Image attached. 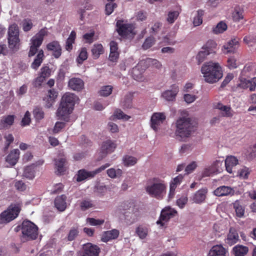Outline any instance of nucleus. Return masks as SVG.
<instances>
[{
    "instance_id": "f257e3e1",
    "label": "nucleus",
    "mask_w": 256,
    "mask_h": 256,
    "mask_svg": "<svg viewBox=\"0 0 256 256\" xmlns=\"http://www.w3.org/2000/svg\"><path fill=\"white\" fill-rule=\"evenodd\" d=\"M200 71L204 81L209 84L218 82L223 76L222 66L218 62L213 61L204 62Z\"/></svg>"
},
{
    "instance_id": "f03ea898",
    "label": "nucleus",
    "mask_w": 256,
    "mask_h": 256,
    "mask_svg": "<svg viewBox=\"0 0 256 256\" xmlns=\"http://www.w3.org/2000/svg\"><path fill=\"white\" fill-rule=\"evenodd\" d=\"M145 190L151 197L162 200L166 196V184L164 180L154 178L148 181Z\"/></svg>"
},
{
    "instance_id": "7ed1b4c3",
    "label": "nucleus",
    "mask_w": 256,
    "mask_h": 256,
    "mask_svg": "<svg viewBox=\"0 0 256 256\" xmlns=\"http://www.w3.org/2000/svg\"><path fill=\"white\" fill-rule=\"evenodd\" d=\"M175 134L177 138L183 140L191 136L196 128L190 118L182 116L176 122Z\"/></svg>"
},
{
    "instance_id": "20e7f679",
    "label": "nucleus",
    "mask_w": 256,
    "mask_h": 256,
    "mask_svg": "<svg viewBox=\"0 0 256 256\" xmlns=\"http://www.w3.org/2000/svg\"><path fill=\"white\" fill-rule=\"evenodd\" d=\"M22 232L24 238L28 240H35L38 234V227L29 220H24L22 224Z\"/></svg>"
},
{
    "instance_id": "39448f33",
    "label": "nucleus",
    "mask_w": 256,
    "mask_h": 256,
    "mask_svg": "<svg viewBox=\"0 0 256 256\" xmlns=\"http://www.w3.org/2000/svg\"><path fill=\"white\" fill-rule=\"evenodd\" d=\"M20 210L19 204H12L0 214V223L8 222L16 218Z\"/></svg>"
},
{
    "instance_id": "423d86ee",
    "label": "nucleus",
    "mask_w": 256,
    "mask_h": 256,
    "mask_svg": "<svg viewBox=\"0 0 256 256\" xmlns=\"http://www.w3.org/2000/svg\"><path fill=\"white\" fill-rule=\"evenodd\" d=\"M110 166V164L106 163L93 171H87L84 169L80 170L76 175V180L77 182H82L88 178H93Z\"/></svg>"
},
{
    "instance_id": "0eeeda50",
    "label": "nucleus",
    "mask_w": 256,
    "mask_h": 256,
    "mask_svg": "<svg viewBox=\"0 0 256 256\" xmlns=\"http://www.w3.org/2000/svg\"><path fill=\"white\" fill-rule=\"evenodd\" d=\"M116 31L122 37H126L130 34L133 35L134 26L122 20H118L116 22Z\"/></svg>"
},
{
    "instance_id": "6e6552de",
    "label": "nucleus",
    "mask_w": 256,
    "mask_h": 256,
    "mask_svg": "<svg viewBox=\"0 0 256 256\" xmlns=\"http://www.w3.org/2000/svg\"><path fill=\"white\" fill-rule=\"evenodd\" d=\"M166 114L164 112H154L152 114L150 119V126L156 132L159 130L162 124L166 122Z\"/></svg>"
},
{
    "instance_id": "1a4fd4ad",
    "label": "nucleus",
    "mask_w": 256,
    "mask_h": 256,
    "mask_svg": "<svg viewBox=\"0 0 256 256\" xmlns=\"http://www.w3.org/2000/svg\"><path fill=\"white\" fill-rule=\"evenodd\" d=\"M116 148V144L114 142L108 140L102 142L99 154L100 155V160L105 158L108 154L112 152Z\"/></svg>"
},
{
    "instance_id": "9d476101",
    "label": "nucleus",
    "mask_w": 256,
    "mask_h": 256,
    "mask_svg": "<svg viewBox=\"0 0 256 256\" xmlns=\"http://www.w3.org/2000/svg\"><path fill=\"white\" fill-rule=\"evenodd\" d=\"M240 39L238 38H232L226 42L222 48V52L225 54H234L236 52L239 46Z\"/></svg>"
},
{
    "instance_id": "9b49d317",
    "label": "nucleus",
    "mask_w": 256,
    "mask_h": 256,
    "mask_svg": "<svg viewBox=\"0 0 256 256\" xmlns=\"http://www.w3.org/2000/svg\"><path fill=\"white\" fill-rule=\"evenodd\" d=\"M176 213L177 212L174 209L170 206H166L162 210L160 218L156 223L161 224V226H163L166 222L174 217Z\"/></svg>"
},
{
    "instance_id": "f8f14e48",
    "label": "nucleus",
    "mask_w": 256,
    "mask_h": 256,
    "mask_svg": "<svg viewBox=\"0 0 256 256\" xmlns=\"http://www.w3.org/2000/svg\"><path fill=\"white\" fill-rule=\"evenodd\" d=\"M146 68L144 62L142 60L132 70V76L137 81L142 82L144 80L142 74Z\"/></svg>"
},
{
    "instance_id": "ddd939ff",
    "label": "nucleus",
    "mask_w": 256,
    "mask_h": 256,
    "mask_svg": "<svg viewBox=\"0 0 256 256\" xmlns=\"http://www.w3.org/2000/svg\"><path fill=\"white\" fill-rule=\"evenodd\" d=\"M214 108L220 110L222 116L232 118L234 116V112L229 106L218 102L214 105Z\"/></svg>"
},
{
    "instance_id": "4468645a",
    "label": "nucleus",
    "mask_w": 256,
    "mask_h": 256,
    "mask_svg": "<svg viewBox=\"0 0 256 256\" xmlns=\"http://www.w3.org/2000/svg\"><path fill=\"white\" fill-rule=\"evenodd\" d=\"M48 34V31L46 28L41 29L32 38L30 44L38 48L40 47L42 42L44 36H47Z\"/></svg>"
},
{
    "instance_id": "2eb2a0df",
    "label": "nucleus",
    "mask_w": 256,
    "mask_h": 256,
    "mask_svg": "<svg viewBox=\"0 0 256 256\" xmlns=\"http://www.w3.org/2000/svg\"><path fill=\"white\" fill-rule=\"evenodd\" d=\"M179 92V88L176 84L172 85L170 90H168L162 94V96L166 101H174Z\"/></svg>"
},
{
    "instance_id": "dca6fc26",
    "label": "nucleus",
    "mask_w": 256,
    "mask_h": 256,
    "mask_svg": "<svg viewBox=\"0 0 256 256\" xmlns=\"http://www.w3.org/2000/svg\"><path fill=\"white\" fill-rule=\"evenodd\" d=\"M73 110L74 109L64 104L63 105L60 103V106L57 110V116H58L60 118L68 122L69 115L72 112Z\"/></svg>"
},
{
    "instance_id": "f3484780",
    "label": "nucleus",
    "mask_w": 256,
    "mask_h": 256,
    "mask_svg": "<svg viewBox=\"0 0 256 256\" xmlns=\"http://www.w3.org/2000/svg\"><path fill=\"white\" fill-rule=\"evenodd\" d=\"M235 190L234 188L225 186H222L216 188L214 192V194L217 196H234Z\"/></svg>"
},
{
    "instance_id": "a211bd4d",
    "label": "nucleus",
    "mask_w": 256,
    "mask_h": 256,
    "mask_svg": "<svg viewBox=\"0 0 256 256\" xmlns=\"http://www.w3.org/2000/svg\"><path fill=\"white\" fill-rule=\"evenodd\" d=\"M207 192V188H202L196 191L190 198L194 203L202 204L204 202Z\"/></svg>"
},
{
    "instance_id": "6ab92c4d",
    "label": "nucleus",
    "mask_w": 256,
    "mask_h": 256,
    "mask_svg": "<svg viewBox=\"0 0 256 256\" xmlns=\"http://www.w3.org/2000/svg\"><path fill=\"white\" fill-rule=\"evenodd\" d=\"M82 256H98L100 248L97 246L88 243L84 246Z\"/></svg>"
},
{
    "instance_id": "aec40b11",
    "label": "nucleus",
    "mask_w": 256,
    "mask_h": 256,
    "mask_svg": "<svg viewBox=\"0 0 256 256\" xmlns=\"http://www.w3.org/2000/svg\"><path fill=\"white\" fill-rule=\"evenodd\" d=\"M78 99V97L74 94L66 92L62 96L61 104L74 109L75 102Z\"/></svg>"
},
{
    "instance_id": "412c9836",
    "label": "nucleus",
    "mask_w": 256,
    "mask_h": 256,
    "mask_svg": "<svg viewBox=\"0 0 256 256\" xmlns=\"http://www.w3.org/2000/svg\"><path fill=\"white\" fill-rule=\"evenodd\" d=\"M68 87L75 91H80L84 88V82L83 80L78 78H70L68 82Z\"/></svg>"
},
{
    "instance_id": "4be33fe9",
    "label": "nucleus",
    "mask_w": 256,
    "mask_h": 256,
    "mask_svg": "<svg viewBox=\"0 0 256 256\" xmlns=\"http://www.w3.org/2000/svg\"><path fill=\"white\" fill-rule=\"evenodd\" d=\"M256 86V78L249 80L244 78L240 80L238 86L242 88L246 89L249 88L250 91H254Z\"/></svg>"
},
{
    "instance_id": "5701e85b",
    "label": "nucleus",
    "mask_w": 256,
    "mask_h": 256,
    "mask_svg": "<svg viewBox=\"0 0 256 256\" xmlns=\"http://www.w3.org/2000/svg\"><path fill=\"white\" fill-rule=\"evenodd\" d=\"M47 49L53 52V56L55 58H58L62 54L61 46L57 41H53L48 43L46 46Z\"/></svg>"
},
{
    "instance_id": "b1692460",
    "label": "nucleus",
    "mask_w": 256,
    "mask_h": 256,
    "mask_svg": "<svg viewBox=\"0 0 256 256\" xmlns=\"http://www.w3.org/2000/svg\"><path fill=\"white\" fill-rule=\"evenodd\" d=\"M20 154V152L18 149L12 150L6 158V161L10 166H14L18 162Z\"/></svg>"
},
{
    "instance_id": "393cba45",
    "label": "nucleus",
    "mask_w": 256,
    "mask_h": 256,
    "mask_svg": "<svg viewBox=\"0 0 256 256\" xmlns=\"http://www.w3.org/2000/svg\"><path fill=\"white\" fill-rule=\"evenodd\" d=\"M119 234V231L116 229L106 231L102 234L101 240L103 242H106L110 240L116 239L118 236Z\"/></svg>"
},
{
    "instance_id": "a878e982",
    "label": "nucleus",
    "mask_w": 256,
    "mask_h": 256,
    "mask_svg": "<svg viewBox=\"0 0 256 256\" xmlns=\"http://www.w3.org/2000/svg\"><path fill=\"white\" fill-rule=\"evenodd\" d=\"M238 160L234 156H230L225 160L226 170L230 174L233 172L234 168L238 164Z\"/></svg>"
},
{
    "instance_id": "bb28decb",
    "label": "nucleus",
    "mask_w": 256,
    "mask_h": 256,
    "mask_svg": "<svg viewBox=\"0 0 256 256\" xmlns=\"http://www.w3.org/2000/svg\"><path fill=\"white\" fill-rule=\"evenodd\" d=\"M238 240L239 236L237 230L234 228H230L226 240V242L232 246L236 243Z\"/></svg>"
},
{
    "instance_id": "cd10ccee",
    "label": "nucleus",
    "mask_w": 256,
    "mask_h": 256,
    "mask_svg": "<svg viewBox=\"0 0 256 256\" xmlns=\"http://www.w3.org/2000/svg\"><path fill=\"white\" fill-rule=\"evenodd\" d=\"M227 250L222 245H216L210 250L208 256H226Z\"/></svg>"
},
{
    "instance_id": "c85d7f7f",
    "label": "nucleus",
    "mask_w": 256,
    "mask_h": 256,
    "mask_svg": "<svg viewBox=\"0 0 256 256\" xmlns=\"http://www.w3.org/2000/svg\"><path fill=\"white\" fill-rule=\"evenodd\" d=\"M66 196L61 195L57 196L54 200V206L60 212L64 211L66 208Z\"/></svg>"
},
{
    "instance_id": "c756f323",
    "label": "nucleus",
    "mask_w": 256,
    "mask_h": 256,
    "mask_svg": "<svg viewBox=\"0 0 256 256\" xmlns=\"http://www.w3.org/2000/svg\"><path fill=\"white\" fill-rule=\"evenodd\" d=\"M9 48L13 52H16L19 50L20 42L19 36L8 37Z\"/></svg>"
},
{
    "instance_id": "7c9ffc66",
    "label": "nucleus",
    "mask_w": 256,
    "mask_h": 256,
    "mask_svg": "<svg viewBox=\"0 0 256 256\" xmlns=\"http://www.w3.org/2000/svg\"><path fill=\"white\" fill-rule=\"evenodd\" d=\"M15 116L14 115L4 116L0 121V129L8 128L12 126L14 120Z\"/></svg>"
},
{
    "instance_id": "2f4dec72",
    "label": "nucleus",
    "mask_w": 256,
    "mask_h": 256,
    "mask_svg": "<svg viewBox=\"0 0 256 256\" xmlns=\"http://www.w3.org/2000/svg\"><path fill=\"white\" fill-rule=\"evenodd\" d=\"M248 252V248L242 245L238 244L232 248V252L235 256H245Z\"/></svg>"
},
{
    "instance_id": "473e14b6",
    "label": "nucleus",
    "mask_w": 256,
    "mask_h": 256,
    "mask_svg": "<svg viewBox=\"0 0 256 256\" xmlns=\"http://www.w3.org/2000/svg\"><path fill=\"white\" fill-rule=\"evenodd\" d=\"M233 207L235 210L236 216L240 218L244 216L245 209L239 200H237L233 203Z\"/></svg>"
},
{
    "instance_id": "72a5a7b5",
    "label": "nucleus",
    "mask_w": 256,
    "mask_h": 256,
    "mask_svg": "<svg viewBox=\"0 0 256 256\" xmlns=\"http://www.w3.org/2000/svg\"><path fill=\"white\" fill-rule=\"evenodd\" d=\"M55 168L58 174H62L66 170V158H64L55 160Z\"/></svg>"
},
{
    "instance_id": "f704fd0d",
    "label": "nucleus",
    "mask_w": 256,
    "mask_h": 256,
    "mask_svg": "<svg viewBox=\"0 0 256 256\" xmlns=\"http://www.w3.org/2000/svg\"><path fill=\"white\" fill-rule=\"evenodd\" d=\"M144 62V65L146 68L148 66H152L154 68L160 69L162 68V64L157 60L151 58H146L145 60H142Z\"/></svg>"
},
{
    "instance_id": "c9c22d12",
    "label": "nucleus",
    "mask_w": 256,
    "mask_h": 256,
    "mask_svg": "<svg viewBox=\"0 0 256 256\" xmlns=\"http://www.w3.org/2000/svg\"><path fill=\"white\" fill-rule=\"evenodd\" d=\"M23 176L29 180H32L35 176L34 165L26 166L24 169Z\"/></svg>"
},
{
    "instance_id": "e433bc0d",
    "label": "nucleus",
    "mask_w": 256,
    "mask_h": 256,
    "mask_svg": "<svg viewBox=\"0 0 256 256\" xmlns=\"http://www.w3.org/2000/svg\"><path fill=\"white\" fill-rule=\"evenodd\" d=\"M216 44L213 40H208L206 44L203 46L202 48L210 54L216 52Z\"/></svg>"
},
{
    "instance_id": "4c0bfd02",
    "label": "nucleus",
    "mask_w": 256,
    "mask_h": 256,
    "mask_svg": "<svg viewBox=\"0 0 256 256\" xmlns=\"http://www.w3.org/2000/svg\"><path fill=\"white\" fill-rule=\"evenodd\" d=\"M227 28L226 24L223 21H221L212 28V32L214 34H221L226 31Z\"/></svg>"
},
{
    "instance_id": "58836bf2",
    "label": "nucleus",
    "mask_w": 256,
    "mask_h": 256,
    "mask_svg": "<svg viewBox=\"0 0 256 256\" xmlns=\"http://www.w3.org/2000/svg\"><path fill=\"white\" fill-rule=\"evenodd\" d=\"M92 52L94 58H98L104 52V48L101 44H95L92 48Z\"/></svg>"
},
{
    "instance_id": "ea45409f",
    "label": "nucleus",
    "mask_w": 256,
    "mask_h": 256,
    "mask_svg": "<svg viewBox=\"0 0 256 256\" xmlns=\"http://www.w3.org/2000/svg\"><path fill=\"white\" fill-rule=\"evenodd\" d=\"M44 52L42 50L38 52L36 58L34 59L33 62L31 66L34 69H37L40 65L42 62V58L44 57Z\"/></svg>"
},
{
    "instance_id": "a19ab883",
    "label": "nucleus",
    "mask_w": 256,
    "mask_h": 256,
    "mask_svg": "<svg viewBox=\"0 0 256 256\" xmlns=\"http://www.w3.org/2000/svg\"><path fill=\"white\" fill-rule=\"evenodd\" d=\"M76 38V33L74 31L71 32L66 42V48L67 50H70L72 48V44L74 43Z\"/></svg>"
},
{
    "instance_id": "79ce46f5",
    "label": "nucleus",
    "mask_w": 256,
    "mask_h": 256,
    "mask_svg": "<svg viewBox=\"0 0 256 256\" xmlns=\"http://www.w3.org/2000/svg\"><path fill=\"white\" fill-rule=\"evenodd\" d=\"M137 158L134 156L126 155L123 157L122 162L126 166H130L134 165L137 162Z\"/></svg>"
},
{
    "instance_id": "37998d69",
    "label": "nucleus",
    "mask_w": 256,
    "mask_h": 256,
    "mask_svg": "<svg viewBox=\"0 0 256 256\" xmlns=\"http://www.w3.org/2000/svg\"><path fill=\"white\" fill-rule=\"evenodd\" d=\"M107 174L109 177L112 178H116L122 176V171L120 168L115 169L110 168L107 170Z\"/></svg>"
},
{
    "instance_id": "c03bdc74",
    "label": "nucleus",
    "mask_w": 256,
    "mask_h": 256,
    "mask_svg": "<svg viewBox=\"0 0 256 256\" xmlns=\"http://www.w3.org/2000/svg\"><path fill=\"white\" fill-rule=\"evenodd\" d=\"M136 232L140 238L144 239L147 236L148 230L146 226H140L136 228Z\"/></svg>"
},
{
    "instance_id": "a18cd8bd",
    "label": "nucleus",
    "mask_w": 256,
    "mask_h": 256,
    "mask_svg": "<svg viewBox=\"0 0 256 256\" xmlns=\"http://www.w3.org/2000/svg\"><path fill=\"white\" fill-rule=\"evenodd\" d=\"M180 14L178 10H171L168 12L166 18L167 22L170 24H173L177 19Z\"/></svg>"
},
{
    "instance_id": "49530a36",
    "label": "nucleus",
    "mask_w": 256,
    "mask_h": 256,
    "mask_svg": "<svg viewBox=\"0 0 256 256\" xmlns=\"http://www.w3.org/2000/svg\"><path fill=\"white\" fill-rule=\"evenodd\" d=\"M88 58V52L86 48H82L79 50L78 56L76 58V62L79 64H82L84 61Z\"/></svg>"
},
{
    "instance_id": "de8ad7c7",
    "label": "nucleus",
    "mask_w": 256,
    "mask_h": 256,
    "mask_svg": "<svg viewBox=\"0 0 256 256\" xmlns=\"http://www.w3.org/2000/svg\"><path fill=\"white\" fill-rule=\"evenodd\" d=\"M19 36V29L17 24L10 25L8 30V37Z\"/></svg>"
},
{
    "instance_id": "09e8293b",
    "label": "nucleus",
    "mask_w": 256,
    "mask_h": 256,
    "mask_svg": "<svg viewBox=\"0 0 256 256\" xmlns=\"http://www.w3.org/2000/svg\"><path fill=\"white\" fill-rule=\"evenodd\" d=\"M204 11L199 10L197 12L196 16L194 17L193 24L195 26L200 25L202 22Z\"/></svg>"
},
{
    "instance_id": "8fccbe9b",
    "label": "nucleus",
    "mask_w": 256,
    "mask_h": 256,
    "mask_svg": "<svg viewBox=\"0 0 256 256\" xmlns=\"http://www.w3.org/2000/svg\"><path fill=\"white\" fill-rule=\"evenodd\" d=\"M121 105L124 108H130L132 106V96L128 94L126 96L121 102Z\"/></svg>"
},
{
    "instance_id": "3c124183",
    "label": "nucleus",
    "mask_w": 256,
    "mask_h": 256,
    "mask_svg": "<svg viewBox=\"0 0 256 256\" xmlns=\"http://www.w3.org/2000/svg\"><path fill=\"white\" fill-rule=\"evenodd\" d=\"M94 206V204L92 200H84L80 202V209L83 210H86Z\"/></svg>"
},
{
    "instance_id": "603ef678",
    "label": "nucleus",
    "mask_w": 256,
    "mask_h": 256,
    "mask_svg": "<svg viewBox=\"0 0 256 256\" xmlns=\"http://www.w3.org/2000/svg\"><path fill=\"white\" fill-rule=\"evenodd\" d=\"M155 38L152 36H150L145 40L142 47L144 50H147L152 47L155 44Z\"/></svg>"
},
{
    "instance_id": "864d4df0",
    "label": "nucleus",
    "mask_w": 256,
    "mask_h": 256,
    "mask_svg": "<svg viewBox=\"0 0 256 256\" xmlns=\"http://www.w3.org/2000/svg\"><path fill=\"white\" fill-rule=\"evenodd\" d=\"M112 90V87L111 86H102L99 92V94L101 96H108L111 94Z\"/></svg>"
},
{
    "instance_id": "5fc2aeb1",
    "label": "nucleus",
    "mask_w": 256,
    "mask_h": 256,
    "mask_svg": "<svg viewBox=\"0 0 256 256\" xmlns=\"http://www.w3.org/2000/svg\"><path fill=\"white\" fill-rule=\"evenodd\" d=\"M214 174H215V172L213 170L212 168H211L210 166H208L202 170L201 176L202 178L210 176Z\"/></svg>"
},
{
    "instance_id": "6e6d98bb",
    "label": "nucleus",
    "mask_w": 256,
    "mask_h": 256,
    "mask_svg": "<svg viewBox=\"0 0 256 256\" xmlns=\"http://www.w3.org/2000/svg\"><path fill=\"white\" fill-rule=\"evenodd\" d=\"M78 233L79 232L78 228H72L70 230L69 233L68 234V240L69 241H72L74 240L78 236Z\"/></svg>"
},
{
    "instance_id": "4d7b16f0",
    "label": "nucleus",
    "mask_w": 256,
    "mask_h": 256,
    "mask_svg": "<svg viewBox=\"0 0 256 256\" xmlns=\"http://www.w3.org/2000/svg\"><path fill=\"white\" fill-rule=\"evenodd\" d=\"M209 54H210L207 52V51H206L202 48V50H200L196 56V59L198 61V64H200L201 62H202L205 60L206 57Z\"/></svg>"
},
{
    "instance_id": "13d9d810",
    "label": "nucleus",
    "mask_w": 256,
    "mask_h": 256,
    "mask_svg": "<svg viewBox=\"0 0 256 256\" xmlns=\"http://www.w3.org/2000/svg\"><path fill=\"white\" fill-rule=\"evenodd\" d=\"M86 222L91 226H97L102 224L104 220L95 219L94 218H88L86 219Z\"/></svg>"
},
{
    "instance_id": "bf43d9fd",
    "label": "nucleus",
    "mask_w": 256,
    "mask_h": 256,
    "mask_svg": "<svg viewBox=\"0 0 256 256\" xmlns=\"http://www.w3.org/2000/svg\"><path fill=\"white\" fill-rule=\"evenodd\" d=\"M94 32L91 30L90 32L86 33L83 36V38L85 40V42L91 44L94 42Z\"/></svg>"
},
{
    "instance_id": "052dcab7",
    "label": "nucleus",
    "mask_w": 256,
    "mask_h": 256,
    "mask_svg": "<svg viewBox=\"0 0 256 256\" xmlns=\"http://www.w3.org/2000/svg\"><path fill=\"white\" fill-rule=\"evenodd\" d=\"M178 186L172 182L170 183V190L168 194V200H170L174 198L176 193V189Z\"/></svg>"
},
{
    "instance_id": "680f3d73",
    "label": "nucleus",
    "mask_w": 256,
    "mask_h": 256,
    "mask_svg": "<svg viewBox=\"0 0 256 256\" xmlns=\"http://www.w3.org/2000/svg\"><path fill=\"white\" fill-rule=\"evenodd\" d=\"M65 126L66 124L64 122H57L53 128V133L58 134L60 132Z\"/></svg>"
},
{
    "instance_id": "e2e57ef3",
    "label": "nucleus",
    "mask_w": 256,
    "mask_h": 256,
    "mask_svg": "<svg viewBox=\"0 0 256 256\" xmlns=\"http://www.w3.org/2000/svg\"><path fill=\"white\" fill-rule=\"evenodd\" d=\"M114 116L118 119H122L124 120H128L130 116L125 114L123 112L120 110H117L114 113Z\"/></svg>"
},
{
    "instance_id": "0e129e2a",
    "label": "nucleus",
    "mask_w": 256,
    "mask_h": 256,
    "mask_svg": "<svg viewBox=\"0 0 256 256\" xmlns=\"http://www.w3.org/2000/svg\"><path fill=\"white\" fill-rule=\"evenodd\" d=\"M248 174V169L247 168L244 167L238 171L237 176L242 178H246Z\"/></svg>"
},
{
    "instance_id": "69168bd1",
    "label": "nucleus",
    "mask_w": 256,
    "mask_h": 256,
    "mask_svg": "<svg viewBox=\"0 0 256 256\" xmlns=\"http://www.w3.org/2000/svg\"><path fill=\"white\" fill-rule=\"evenodd\" d=\"M14 186L20 192H23L26 189V184L22 180H16Z\"/></svg>"
},
{
    "instance_id": "338daca9",
    "label": "nucleus",
    "mask_w": 256,
    "mask_h": 256,
    "mask_svg": "<svg viewBox=\"0 0 256 256\" xmlns=\"http://www.w3.org/2000/svg\"><path fill=\"white\" fill-rule=\"evenodd\" d=\"M222 165V162L220 160H216L212 164L210 165L215 173L220 172L221 170L220 167Z\"/></svg>"
},
{
    "instance_id": "774afa93",
    "label": "nucleus",
    "mask_w": 256,
    "mask_h": 256,
    "mask_svg": "<svg viewBox=\"0 0 256 256\" xmlns=\"http://www.w3.org/2000/svg\"><path fill=\"white\" fill-rule=\"evenodd\" d=\"M244 41L246 44L250 45V46H252V43H255L256 42V36L255 35H250L246 36L244 37Z\"/></svg>"
}]
</instances>
